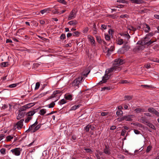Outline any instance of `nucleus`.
<instances>
[{"instance_id":"obj_38","label":"nucleus","mask_w":159,"mask_h":159,"mask_svg":"<svg viewBox=\"0 0 159 159\" xmlns=\"http://www.w3.org/2000/svg\"><path fill=\"white\" fill-rule=\"evenodd\" d=\"M84 149L86 151L87 153H92L93 151L90 148H84Z\"/></svg>"},{"instance_id":"obj_24","label":"nucleus","mask_w":159,"mask_h":159,"mask_svg":"<svg viewBox=\"0 0 159 159\" xmlns=\"http://www.w3.org/2000/svg\"><path fill=\"white\" fill-rule=\"evenodd\" d=\"M144 110L143 109L141 108H137L134 110V111L137 113H139L143 111Z\"/></svg>"},{"instance_id":"obj_46","label":"nucleus","mask_w":159,"mask_h":159,"mask_svg":"<svg viewBox=\"0 0 159 159\" xmlns=\"http://www.w3.org/2000/svg\"><path fill=\"white\" fill-rule=\"evenodd\" d=\"M156 32H157V31H155L154 33L153 32H150L146 35V37H148V36H152L155 34Z\"/></svg>"},{"instance_id":"obj_37","label":"nucleus","mask_w":159,"mask_h":159,"mask_svg":"<svg viewBox=\"0 0 159 159\" xmlns=\"http://www.w3.org/2000/svg\"><path fill=\"white\" fill-rule=\"evenodd\" d=\"M13 138V136H11V135L7 136L6 137V141L7 142L10 141Z\"/></svg>"},{"instance_id":"obj_42","label":"nucleus","mask_w":159,"mask_h":159,"mask_svg":"<svg viewBox=\"0 0 159 159\" xmlns=\"http://www.w3.org/2000/svg\"><path fill=\"white\" fill-rule=\"evenodd\" d=\"M123 114V112L122 110H118L116 112V114L117 116L122 115Z\"/></svg>"},{"instance_id":"obj_50","label":"nucleus","mask_w":159,"mask_h":159,"mask_svg":"<svg viewBox=\"0 0 159 159\" xmlns=\"http://www.w3.org/2000/svg\"><path fill=\"white\" fill-rule=\"evenodd\" d=\"M49 11L48 9H45L43 10H41L40 11V13L43 14H44V13L46 12H47V11Z\"/></svg>"},{"instance_id":"obj_64","label":"nucleus","mask_w":159,"mask_h":159,"mask_svg":"<svg viewBox=\"0 0 159 159\" xmlns=\"http://www.w3.org/2000/svg\"><path fill=\"white\" fill-rule=\"evenodd\" d=\"M134 132L135 134H141L140 131L137 129H134Z\"/></svg>"},{"instance_id":"obj_51","label":"nucleus","mask_w":159,"mask_h":159,"mask_svg":"<svg viewBox=\"0 0 159 159\" xmlns=\"http://www.w3.org/2000/svg\"><path fill=\"white\" fill-rule=\"evenodd\" d=\"M105 39L107 41H109L110 39V36L108 34H105Z\"/></svg>"},{"instance_id":"obj_2","label":"nucleus","mask_w":159,"mask_h":159,"mask_svg":"<svg viewBox=\"0 0 159 159\" xmlns=\"http://www.w3.org/2000/svg\"><path fill=\"white\" fill-rule=\"evenodd\" d=\"M133 116L132 115H128L126 116L121 117L117 119V121L120 122L124 120L128 121H132L133 119H132Z\"/></svg>"},{"instance_id":"obj_12","label":"nucleus","mask_w":159,"mask_h":159,"mask_svg":"<svg viewBox=\"0 0 159 159\" xmlns=\"http://www.w3.org/2000/svg\"><path fill=\"white\" fill-rule=\"evenodd\" d=\"M60 95H57V94H56V93L55 92V91H54L53 92V93H52V94L51 96H50V97H48L47 99V100H48L50 99H51L52 98H57V99L55 101H54V102H56V101H57L58 99H59V98H60Z\"/></svg>"},{"instance_id":"obj_4","label":"nucleus","mask_w":159,"mask_h":159,"mask_svg":"<svg viewBox=\"0 0 159 159\" xmlns=\"http://www.w3.org/2000/svg\"><path fill=\"white\" fill-rule=\"evenodd\" d=\"M149 39H150L148 38V37H145L143 40L144 45L149 46L153 42L157 41L156 39H155L154 40H152V39L149 40Z\"/></svg>"},{"instance_id":"obj_43","label":"nucleus","mask_w":159,"mask_h":159,"mask_svg":"<svg viewBox=\"0 0 159 159\" xmlns=\"http://www.w3.org/2000/svg\"><path fill=\"white\" fill-rule=\"evenodd\" d=\"M141 119L142 121H141V122L143 124H144L145 125H146V124H147L148 122V121H147L146 120H145V118L143 117H141Z\"/></svg>"},{"instance_id":"obj_52","label":"nucleus","mask_w":159,"mask_h":159,"mask_svg":"<svg viewBox=\"0 0 159 159\" xmlns=\"http://www.w3.org/2000/svg\"><path fill=\"white\" fill-rule=\"evenodd\" d=\"M40 85V83L39 82H37L36 84V85L35 88V90H36L38 89Z\"/></svg>"},{"instance_id":"obj_44","label":"nucleus","mask_w":159,"mask_h":159,"mask_svg":"<svg viewBox=\"0 0 159 159\" xmlns=\"http://www.w3.org/2000/svg\"><path fill=\"white\" fill-rule=\"evenodd\" d=\"M32 117L30 116H28L27 118L25 120V122L26 123H28L32 119Z\"/></svg>"},{"instance_id":"obj_19","label":"nucleus","mask_w":159,"mask_h":159,"mask_svg":"<svg viewBox=\"0 0 159 159\" xmlns=\"http://www.w3.org/2000/svg\"><path fill=\"white\" fill-rule=\"evenodd\" d=\"M68 24L71 25H75L78 24V22L76 20H71L68 22Z\"/></svg>"},{"instance_id":"obj_11","label":"nucleus","mask_w":159,"mask_h":159,"mask_svg":"<svg viewBox=\"0 0 159 159\" xmlns=\"http://www.w3.org/2000/svg\"><path fill=\"white\" fill-rule=\"evenodd\" d=\"M36 126H35L33 124L30 125L29 126V128L25 132L29 133L30 132L31 133H34L36 132V131L34 130L35 129Z\"/></svg>"},{"instance_id":"obj_56","label":"nucleus","mask_w":159,"mask_h":159,"mask_svg":"<svg viewBox=\"0 0 159 159\" xmlns=\"http://www.w3.org/2000/svg\"><path fill=\"white\" fill-rule=\"evenodd\" d=\"M88 30V27H86L83 30V32L84 34H86L87 33Z\"/></svg>"},{"instance_id":"obj_7","label":"nucleus","mask_w":159,"mask_h":159,"mask_svg":"<svg viewBox=\"0 0 159 159\" xmlns=\"http://www.w3.org/2000/svg\"><path fill=\"white\" fill-rule=\"evenodd\" d=\"M21 150L20 148H16L11 150L12 153L16 156H19Z\"/></svg>"},{"instance_id":"obj_34","label":"nucleus","mask_w":159,"mask_h":159,"mask_svg":"<svg viewBox=\"0 0 159 159\" xmlns=\"http://www.w3.org/2000/svg\"><path fill=\"white\" fill-rule=\"evenodd\" d=\"M133 98V97L131 96H125V100H130Z\"/></svg>"},{"instance_id":"obj_18","label":"nucleus","mask_w":159,"mask_h":159,"mask_svg":"<svg viewBox=\"0 0 159 159\" xmlns=\"http://www.w3.org/2000/svg\"><path fill=\"white\" fill-rule=\"evenodd\" d=\"M81 106V104H79L78 105H75L71 107L70 110V111H75L76 109L79 108Z\"/></svg>"},{"instance_id":"obj_48","label":"nucleus","mask_w":159,"mask_h":159,"mask_svg":"<svg viewBox=\"0 0 159 159\" xmlns=\"http://www.w3.org/2000/svg\"><path fill=\"white\" fill-rule=\"evenodd\" d=\"M0 152L2 154L4 155L6 153V149L4 148H2L1 149Z\"/></svg>"},{"instance_id":"obj_8","label":"nucleus","mask_w":159,"mask_h":159,"mask_svg":"<svg viewBox=\"0 0 159 159\" xmlns=\"http://www.w3.org/2000/svg\"><path fill=\"white\" fill-rule=\"evenodd\" d=\"M24 121V119H21L18 122H17L16 125L14 126V128L16 126V128L18 129H21L23 126V122Z\"/></svg>"},{"instance_id":"obj_6","label":"nucleus","mask_w":159,"mask_h":159,"mask_svg":"<svg viewBox=\"0 0 159 159\" xmlns=\"http://www.w3.org/2000/svg\"><path fill=\"white\" fill-rule=\"evenodd\" d=\"M108 70H106V72L107 73V74H105L104 76H103L102 80L100 82H99L98 84H101L102 83H105L107 82V80L109 79V76L107 75L108 73Z\"/></svg>"},{"instance_id":"obj_53","label":"nucleus","mask_w":159,"mask_h":159,"mask_svg":"<svg viewBox=\"0 0 159 159\" xmlns=\"http://www.w3.org/2000/svg\"><path fill=\"white\" fill-rule=\"evenodd\" d=\"M58 2L64 5H66L67 2L65 0H58Z\"/></svg>"},{"instance_id":"obj_31","label":"nucleus","mask_w":159,"mask_h":159,"mask_svg":"<svg viewBox=\"0 0 159 159\" xmlns=\"http://www.w3.org/2000/svg\"><path fill=\"white\" fill-rule=\"evenodd\" d=\"M40 64L38 63H34L33 64L32 68L33 69H36L40 66Z\"/></svg>"},{"instance_id":"obj_47","label":"nucleus","mask_w":159,"mask_h":159,"mask_svg":"<svg viewBox=\"0 0 159 159\" xmlns=\"http://www.w3.org/2000/svg\"><path fill=\"white\" fill-rule=\"evenodd\" d=\"M107 25L104 24H102L101 25V29L102 30H106L107 29Z\"/></svg>"},{"instance_id":"obj_59","label":"nucleus","mask_w":159,"mask_h":159,"mask_svg":"<svg viewBox=\"0 0 159 159\" xmlns=\"http://www.w3.org/2000/svg\"><path fill=\"white\" fill-rule=\"evenodd\" d=\"M114 30L112 29H110L109 30L108 33L110 34H111V35H112L113 34Z\"/></svg>"},{"instance_id":"obj_10","label":"nucleus","mask_w":159,"mask_h":159,"mask_svg":"<svg viewBox=\"0 0 159 159\" xmlns=\"http://www.w3.org/2000/svg\"><path fill=\"white\" fill-rule=\"evenodd\" d=\"M148 111L155 115L157 117H159V112L155 109L149 108L148 109Z\"/></svg>"},{"instance_id":"obj_33","label":"nucleus","mask_w":159,"mask_h":159,"mask_svg":"<svg viewBox=\"0 0 159 159\" xmlns=\"http://www.w3.org/2000/svg\"><path fill=\"white\" fill-rule=\"evenodd\" d=\"M76 135H73L71 136V140L73 142H76Z\"/></svg>"},{"instance_id":"obj_49","label":"nucleus","mask_w":159,"mask_h":159,"mask_svg":"<svg viewBox=\"0 0 159 159\" xmlns=\"http://www.w3.org/2000/svg\"><path fill=\"white\" fill-rule=\"evenodd\" d=\"M152 146L150 145L148 146L147 147V148L146 150V152L148 153L152 149Z\"/></svg>"},{"instance_id":"obj_25","label":"nucleus","mask_w":159,"mask_h":159,"mask_svg":"<svg viewBox=\"0 0 159 159\" xmlns=\"http://www.w3.org/2000/svg\"><path fill=\"white\" fill-rule=\"evenodd\" d=\"M46 113V110L44 109H41L39 112V114L42 115L43 116Z\"/></svg>"},{"instance_id":"obj_22","label":"nucleus","mask_w":159,"mask_h":159,"mask_svg":"<svg viewBox=\"0 0 159 159\" xmlns=\"http://www.w3.org/2000/svg\"><path fill=\"white\" fill-rule=\"evenodd\" d=\"M36 112V111H30L26 114V115L27 116H33Z\"/></svg>"},{"instance_id":"obj_57","label":"nucleus","mask_w":159,"mask_h":159,"mask_svg":"<svg viewBox=\"0 0 159 159\" xmlns=\"http://www.w3.org/2000/svg\"><path fill=\"white\" fill-rule=\"evenodd\" d=\"M120 84H126L129 83L127 80H120Z\"/></svg>"},{"instance_id":"obj_61","label":"nucleus","mask_w":159,"mask_h":159,"mask_svg":"<svg viewBox=\"0 0 159 159\" xmlns=\"http://www.w3.org/2000/svg\"><path fill=\"white\" fill-rule=\"evenodd\" d=\"M110 88L109 87H104L102 88V91H104L105 90V89H107V90H110Z\"/></svg>"},{"instance_id":"obj_32","label":"nucleus","mask_w":159,"mask_h":159,"mask_svg":"<svg viewBox=\"0 0 159 159\" xmlns=\"http://www.w3.org/2000/svg\"><path fill=\"white\" fill-rule=\"evenodd\" d=\"M124 43L123 39H118L117 40V44L120 45Z\"/></svg>"},{"instance_id":"obj_58","label":"nucleus","mask_w":159,"mask_h":159,"mask_svg":"<svg viewBox=\"0 0 159 159\" xmlns=\"http://www.w3.org/2000/svg\"><path fill=\"white\" fill-rule=\"evenodd\" d=\"M92 29L93 31L97 30L96 25L95 23H93Z\"/></svg>"},{"instance_id":"obj_5","label":"nucleus","mask_w":159,"mask_h":159,"mask_svg":"<svg viewBox=\"0 0 159 159\" xmlns=\"http://www.w3.org/2000/svg\"><path fill=\"white\" fill-rule=\"evenodd\" d=\"M77 11L75 9H73L70 12V14L68 17V20H70L74 18L76 15Z\"/></svg>"},{"instance_id":"obj_14","label":"nucleus","mask_w":159,"mask_h":159,"mask_svg":"<svg viewBox=\"0 0 159 159\" xmlns=\"http://www.w3.org/2000/svg\"><path fill=\"white\" fill-rule=\"evenodd\" d=\"M143 28H145L144 31L146 33H148L151 30L150 28L149 25L146 23H144L143 25Z\"/></svg>"},{"instance_id":"obj_35","label":"nucleus","mask_w":159,"mask_h":159,"mask_svg":"<svg viewBox=\"0 0 159 159\" xmlns=\"http://www.w3.org/2000/svg\"><path fill=\"white\" fill-rule=\"evenodd\" d=\"M96 39L98 42L101 44L102 43V40L100 36H97L96 37Z\"/></svg>"},{"instance_id":"obj_16","label":"nucleus","mask_w":159,"mask_h":159,"mask_svg":"<svg viewBox=\"0 0 159 159\" xmlns=\"http://www.w3.org/2000/svg\"><path fill=\"white\" fill-rule=\"evenodd\" d=\"M25 112H19L18 115L17 117V119L19 120L21 118L24 117L25 116Z\"/></svg>"},{"instance_id":"obj_15","label":"nucleus","mask_w":159,"mask_h":159,"mask_svg":"<svg viewBox=\"0 0 159 159\" xmlns=\"http://www.w3.org/2000/svg\"><path fill=\"white\" fill-rule=\"evenodd\" d=\"M132 3L137 4H140L145 3V2L142 0H129Z\"/></svg>"},{"instance_id":"obj_54","label":"nucleus","mask_w":159,"mask_h":159,"mask_svg":"<svg viewBox=\"0 0 159 159\" xmlns=\"http://www.w3.org/2000/svg\"><path fill=\"white\" fill-rule=\"evenodd\" d=\"M118 2H121L123 3H127V2L125 0H118L117 1Z\"/></svg>"},{"instance_id":"obj_17","label":"nucleus","mask_w":159,"mask_h":159,"mask_svg":"<svg viewBox=\"0 0 159 159\" xmlns=\"http://www.w3.org/2000/svg\"><path fill=\"white\" fill-rule=\"evenodd\" d=\"M64 98L66 100L71 101L72 100V95L70 94H66L65 95Z\"/></svg>"},{"instance_id":"obj_30","label":"nucleus","mask_w":159,"mask_h":159,"mask_svg":"<svg viewBox=\"0 0 159 159\" xmlns=\"http://www.w3.org/2000/svg\"><path fill=\"white\" fill-rule=\"evenodd\" d=\"M54 102H53L49 104L47 106L49 108H52L55 105V103Z\"/></svg>"},{"instance_id":"obj_23","label":"nucleus","mask_w":159,"mask_h":159,"mask_svg":"<svg viewBox=\"0 0 159 159\" xmlns=\"http://www.w3.org/2000/svg\"><path fill=\"white\" fill-rule=\"evenodd\" d=\"M27 109L26 108V107L25 105L20 107L18 110L19 112H22V111H25Z\"/></svg>"},{"instance_id":"obj_3","label":"nucleus","mask_w":159,"mask_h":159,"mask_svg":"<svg viewBox=\"0 0 159 159\" xmlns=\"http://www.w3.org/2000/svg\"><path fill=\"white\" fill-rule=\"evenodd\" d=\"M129 48V47L128 45L124 44L123 46L120 48L118 52L120 54H123L127 51Z\"/></svg>"},{"instance_id":"obj_20","label":"nucleus","mask_w":159,"mask_h":159,"mask_svg":"<svg viewBox=\"0 0 159 159\" xmlns=\"http://www.w3.org/2000/svg\"><path fill=\"white\" fill-rule=\"evenodd\" d=\"M120 34L121 36H124L125 37H126L127 38V40H129V39L130 38V36L128 34V33H121Z\"/></svg>"},{"instance_id":"obj_13","label":"nucleus","mask_w":159,"mask_h":159,"mask_svg":"<svg viewBox=\"0 0 159 159\" xmlns=\"http://www.w3.org/2000/svg\"><path fill=\"white\" fill-rule=\"evenodd\" d=\"M80 78H79L78 79H76L74 80L72 83V86H77L78 87V86L80 83V81L79 80Z\"/></svg>"},{"instance_id":"obj_28","label":"nucleus","mask_w":159,"mask_h":159,"mask_svg":"<svg viewBox=\"0 0 159 159\" xmlns=\"http://www.w3.org/2000/svg\"><path fill=\"white\" fill-rule=\"evenodd\" d=\"M19 84V83H16V84H12L10 85H9L8 86H7L9 88H15L16 87L17 85H18Z\"/></svg>"},{"instance_id":"obj_55","label":"nucleus","mask_w":159,"mask_h":159,"mask_svg":"<svg viewBox=\"0 0 159 159\" xmlns=\"http://www.w3.org/2000/svg\"><path fill=\"white\" fill-rule=\"evenodd\" d=\"M66 35L64 34H62L60 36V39H66Z\"/></svg>"},{"instance_id":"obj_29","label":"nucleus","mask_w":159,"mask_h":159,"mask_svg":"<svg viewBox=\"0 0 159 159\" xmlns=\"http://www.w3.org/2000/svg\"><path fill=\"white\" fill-rule=\"evenodd\" d=\"M67 102V101L64 99H62L59 102L58 104L60 105L63 104Z\"/></svg>"},{"instance_id":"obj_40","label":"nucleus","mask_w":159,"mask_h":159,"mask_svg":"<svg viewBox=\"0 0 159 159\" xmlns=\"http://www.w3.org/2000/svg\"><path fill=\"white\" fill-rule=\"evenodd\" d=\"M42 125V124H39L37 125L35 127V129H34V130H35H35L36 131H37V130H38L39 129L40 127H41V125Z\"/></svg>"},{"instance_id":"obj_9","label":"nucleus","mask_w":159,"mask_h":159,"mask_svg":"<svg viewBox=\"0 0 159 159\" xmlns=\"http://www.w3.org/2000/svg\"><path fill=\"white\" fill-rule=\"evenodd\" d=\"M110 149L108 145H105V148L103 150L104 152L106 154L110 155L111 154Z\"/></svg>"},{"instance_id":"obj_45","label":"nucleus","mask_w":159,"mask_h":159,"mask_svg":"<svg viewBox=\"0 0 159 159\" xmlns=\"http://www.w3.org/2000/svg\"><path fill=\"white\" fill-rule=\"evenodd\" d=\"M1 66L2 67H5L8 65V63L7 62H2L1 63Z\"/></svg>"},{"instance_id":"obj_39","label":"nucleus","mask_w":159,"mask_h":159,"mask_svg":"<svg viewBox=\"0 0 159 159\" xmlns=\"http://www.w3.org/2000/svg\"><path fill=\"white\" fill-rule=\"evenodd\" d=\"M80 34V33L78 31H75L72 33V35L74 36L78 37Z\"/></svg>"},{"instance_id":"obj_41","label":"nucleus","mask_w":159,"mask_h":159,"mask_svg":"<svg viewBox=\"0 0 159 159\" xmlns=\"http://www.w3.org/2000/svg\"><path fill=\"white\" fill-rule=\"evenodd\" d=\"M121 18H128L129 17V16L127 14L122 15L120 16Z\"/></svg>"},{"instance_id":"obj_60","label":"nucleus","mask_w":159,"mask_h":159,"mask_svg":"<svg viewBox=\"0 0 159 159\" xmlns=\"http://www.w3.org/2000/svg\"><path fill=\"white\" fill-rule=\"evenodd\" d=\"M126 132V130L125 129H122L121 131V135L122 136H124Z\"/></svg>"},{"instance_id":"obj_63","label":"nucleus","mask_w":159,"mask_h":159,"mask_svg":"<svg viewBox=\"0 0 159 159\" xmlns=\"http://www.w3.org/2000/svg\"><path fill=\"white\" fill-rule=\"evenodd\" d=\"M108 114V112H102L101 113V115L102 116H105L107 115Z\"/></svg>"},{"instance_id":"obj_1","label":"nucleus","mask_w":159,"mask_h":159,"mask_svg":"<svg viewBox=\"0 0 159 159\" xmlns=\"http://www.w3.org/2000/svg\"><path fill=\"white\" fill-rule=\"evenodd\" d=\"M123 63V60L121 59H116L113 63V66L109 69H107L108 73L114 72L117 73L121 69V67L119 66Z\"/></svg>"},{"instance_id":"obj_27","label":"nucleus","mask_w":159,"mask_h":159,"mask_svg":"<svg viewBox=\"0 0 159 159\" xmlns=\"http://www.w3.org/2000/svg\"><path fill=\"white\" fill-rule=\"evenodd\" d=\"M90 129V124H89L84 128V130L86 132H89Z\"/></svg>"},{"instance_id":"obj_26","label":"nucleus","mask_w":159,"mask_h":159,"mask_svg":"<svg viewBox=\"0 0 159 159\" xmlns=\"http://www.w3.org/2000/svg\"><path fill=\"white\" fill-rule=\"evenodd\" d=\"M114 48L112 46H111L110 48L109 49V48H107V54H109L110 55L111 54L110 52H112L114 50Z\"/></svg>"},{"instance_id":"obj_21","label":"nucleus","mask_w":159,"mask_h":159,"mask_svg":"<svg viewBox=\"0 0 159 159\" xmlns=\"http://www.w3.org/2000/svg\"><path fill=\"white\" fill-rule=\"evenodd\" d=\"M149 127L152 128V129L155 130L156 128L155 126L151 123H150L149 121H148L147 124H146Z\"/></svg>"},{"instance_id":"obj_36","label":"nucleus","mask_w":159,"mask_h":159,"mask_svg":"<svg viewBox=\"0 0 159 159\" xmlns=\"http://www.w3.org/2000/svg\"><path fill=\"white\" fill-rule=\"evenodd\" d=\"M34 105V103H28L27 104L25 105V106L26 107V108L27 109H28L29 108H30L31 107L33 106Z\"/></svg>"},{"instance_id":"obj_62","label":"nucleus","mask_w":159,"mask_h":159,"mask_svg":"<svg viewBox=\"0 0 159 159\" xmlns=\"http://www.w3.org/2000/svg\"><path fill=\"white\" fill-rule=\"evenodd\" d=\"M55 92L57 95L58 94H60L61 93V91L59 90H56L55 91Z\"/></svg>"}]
</instances>
